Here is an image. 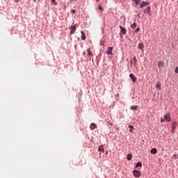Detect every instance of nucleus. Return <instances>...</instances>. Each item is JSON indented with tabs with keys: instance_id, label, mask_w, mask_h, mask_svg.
I'll return each instance as SVG.
<instances>
[{
	"instance_id": "nucleus-1",
	"label": "nucleus",
	"mask_w": 178,
	"mask_h": 178,
	"mask_svg": "<svg viewBox=\"0 0 178 178\" xmlns=\"http://www.w3.org/2000/svg\"><path fill=\"white\" fill-rule=\"evenodd\" d=\"M132 173H133L134 177H140V176H141V172H140L139 170H133Z\"/></svg>"
},
{
	"instance_id": "nucleus-2",
	"label": "nucleus",
	"mask_w": 178,
	"mask_h": 178,
	"mask_svg": "<svg viewBox=\"0 0 178 178\" xmlns=\"http://www.w3.org/2000/svg\"><path fill=\"white\" fill-rule=\"evenodd\" d=\"M143 12L145 13H147V15H149V16H151V6H148L144 10Z\"/></svg>"
},
{
	"instance_id": "nucleus-3",
	"label": "nucleus",
	"mask_w": 178,
	"mask_h": 178,
	"mask_svg": "<svg viewBox=\"0 0 178 178\" xmlns=\"http://www.w3.org/2000/svg\"><path fill=\"white\" fill-rule=\"evenodd\" d=\"M70 34H74L76 33V25H72L70 27Z\"/></svg>"
},
{
	"instance_id": "nucleus-4",
	"label": "nucleus",
	"mask_w": 178,
	"mask_h": 178,
	"mask_svg": "<svg viewBox=\"0 0 178 178\" xmlns=\"http://www.w3.org/2000/svg\"><path fill=\"white\" fill-rule=\"evenodd\" d=\"M120 29L121 30L120 33H122L123 35H126L127 33V30H126V29L122 26H120Z\"/></svg>"
},
{
	"instance_id": "nucleus-5",
	"label": "nucleus",
	"mask_w": 178,
	"mask_h": 178,
	"mask_svg": "<svg viewBox=\"0 0 178 178\" xmlns=\"http://www.w3.org/2000/svg\"><path fill=\"white\" fill-rule=\"evenodd\" d=\"M176 126H177V122H172V128L171 131L172 133H175V131L176 130Z\"/></svg>"
},
{
	"instance_id": "nucleus-6",
	"label": "nucleus",
	"mask_w": 178,
	"mask_h": 178,
	"mask_svg": "<svg viewBox=\"0 0 178 178\" xmlns=\"http://www.w3.org/2000/svg\"><path fill=\"white\" fill-rule=\"evenodd\" d=\"M148 5H149V2L143 1L140 3V8H141V9H143V8H145V6H148Z\"/></svg>"
},
{
	"instance_id": "nucleus-7",
	"label": "nucleus",
	"mask_w": 178,
	"mask_h": 178,
	"mask_svg": "<svg viewBox=\"0 0 178 178\" xmlns=\"http://www.w3.org/2000/svg\"><path fill=\"white\" fill-rule=\"evenodd\" d=\"M112 51H113V47H109L108 48V50H107V51L106 53L107 55H113Z\"/></svg>"
},
{
	"instance_id": "nucleus-8",
	"label": "nucleus",
	"mask_w": 178,
	"mask_h": 178,
	"mask_svg": "<svg viewBox=\"0 0 178 178\" xmlns=\"http://www.w3.org/2000/svg\"><path fill=\"white\" fill-rule=\"evenodd\" d=\"M129 77H130V79H131V81H132L134 83H136V81H137V78L134 76V74H129Z\"/></svg>"
},
{
	"instance_id": "nucleus-9",
	"label": "nucleus",
	"mask_w": 178,
	"mask_h": 178,
	"mask_svg": "<svg viewBox=\"0 0 178 178\" xmlns=\"http://www.w3.org/2000/svg\"><path fill=\"white\" fill-rule=\"evenodd\" d=\"M86 51L89 58H91V56H94V54H92V52L91 51V49H87Z\"/></svg>"
},
{
	"instance_id": "nucleus-10",
	"label": "nucleus",
	"mask_w": 178,
	"mask_h": 178,
	"mask_svg": "<svg viewBox=\"0 0 178 178\" xmlns=\"http://www.w3.org/2000/svg\"><path fill=\"white\" fill-rule=\"evenodd\" d=\"M165 65V63L162 61H160L159 63H158V67L159 69H162L163 67V65Z\"/></svg>"
},
{
	"instance_id": "nucleus-11",
	"label": "nucleus",
	"mask_w": 178,
	"mask_h": 178,
	"mask_svg": "<svg viewBox=\"0 0 178 178\" xmlns=\"http://www.w3.org/2000/svg\"><path fill=\"white\" fill-rule=\"evenodd\" d=\"M90 129L91 130H95V129H97V124L95 123H92L90 124Z\"/></svg>"
},
{
	"instance_id": "nucleus-12",
	"label": "nucleus",
	"mask_w": 178,
	"mask_h": 178,
	"mask_svg": "<svg viewBox=\"0 0 178 178\" xmlns=\"http://www.w3.org/2000/svg\"><path fill=\"white\" fill-rule=\"evenodd\" d=\"M81 40H83V41L86 40V33H84V31H81Z\"/></svg>"
},
{
	"instance_id": "nucleus-13",
	"label": "nucleus",
	"mask_w": 178,
	"mask_h": 178,
	"mask_svg": "<svg viewBox=\"0 0 178 178\" xmlns=\"http://www.w3.org/2000/svg\"><path fill=\"white\" fill-rule=\"evenodd\" d=\"M164 119H165V122H170V115H165L164 117Z\"/></svg>"
},
{
	"instance_id": "nucleus-14",
	"label": "nucleus",
	"mask_w": 178,
	"mask_h": 178,
	"mask_svg": "<svg viewBox=\"0 0 178 178\" xmlns=\"http://www.w3.org/2000/svg\"><path fill=\"white\" fill-rule=\"evenodd\" d=\"M98 151H99L100 152H105V149H104V146L103 145L99 146Z\"/></svg>"
},
{
	"instance_id": "nucleus-15",
	"label": "nucleus",
	"mask_w": 178,
	"mask_h": 178,
	"mask_svg": "<svg viewBox=\"0 0 178 178\" xmlns=\"http://www.w3.org/2000/svg\"><path fill=\"white\" fill-rule=\"evenodd\" d=\"M150 152H151L152 154H156V152H158V150H156V148H153V149H152L150 150Z\"/></svg>"
},
{
	"instance_id": "nucleus-16",
	"label": "nucleus",
	"mask_w": 178,
	"mask_h": 178,
	"mask_svg": "<svg viewBox=\"0 0 178 178\" xmlns=\"http://www.w3.org/2000/svg\"><path fill=\"white\" fill-rule=\"evenodd\" d=\"M138 48L139 49H144V44L143 43H139Z\"/></svg>"
},
{
	"instance_id": "nucleus-17",
	"label": "nucleus",
	"mask_w": 178,
	"mask_h": 178,
	"mask_svg": "<svg viewBox=\"0 0 178 178\" xmlns=\"http://www.w3.org/2000/svg\"><path fill=\"white\" fill-rule=\"evenodd\" d=\"M156 88H159V90H161V83L160 82L156 83Z\"/></svg>"
},
{
	"instance_id": "nucleus-18",
	"label": "nucleus",
	"mask_w": 178,
	"mask_h": 178,
	"mask_svg": "<svg viewBox=\"0 0 178 178\" xmlns=\"http://www.w3.org/2000/svg\"><path fill=\"white\" fill-rule=\"evenodd\" d=\"M138 108V106H131V111H137Z\"/></svg>"
},
{
	"instance_id": "nucleus-19",
	"label": "nucleus",
	"mask_w": 178,
	"mask_h": 178,
	"mask_svg": "<svg viewBox=\"0 0 178 178\" xmlns=\"http://www.w3.org/2000/svg\"><path fill=\"white\" fill-rule=\"evenodd\" d=\"M143 166V163L141 162H138L136 165V168H141Z\"/></svg>"
},
{
	"instance_id": "nucleus-20",
	"label": "nucleus",
	"mask_w": 178,
	"mask_h": 178,
	"mask_svg": "<svg viewBox=\"0 0 178 178\" xmlns=\"http://www.w3.org/2000/svg\"><path fill=\"white\" fill-rule=\"evenodd\" d=\"M129 128L130 129H129L130 133H132L133 129H134V127H133V125H129Z\"/></svg>"
},
{
	"instance_id": "nucleus-21",
	"label": "nucleus",
	"mask_w": 178,
	"mask_h": 178,
	"mask_svg": "<svg viewBox=\"0 0 178 178\" xmlns=\"http://www.w3.org/2000/svg\"><path fill=\"white\" fill-rule=\"evenodd\" d=\"M131 29H136V27H137V24L136 23H133L131 25Z\"/></svg>"
},
{
	"instance_id": "nucleus-22",
	"label": "nucleus",
	"mask_w": 178,
	"mask_h": 178,
	"mask_svg": "<svg viewBox=\"0 0 178 178\" xmlns=\"http://www.w3.org/2000/svg\"><path fill=\"white\" fill-rule=\"evenodd\" d=\"M51 3H54L55 6L58 5V2H56V0H51Z\"/></svg>"
},
{
	"instance_id": "nucleus-23",
	"label": "nucleus",
	"mask_w": 178,
	"mask_h": 178,
	"mask_svg": "<svg viewBox=\"0 0 178 178\" xmlns=\"http://www.w3.org/2000/svg\"><path fill=\"white\" fill-rule=\"evenodd\" d=\"M127 159H128V161H131V154H129L127 155Z\"/></svg>"
},
{
	"instance_id": "nucleus-24",
	"label": "nucleus",
	"mask_w": 178,
	"mask_h": 178,
	"mask_svg": "<svg viewBox=\"0 0 178 178\" xmlns=\"http://www.w3.org/2000/svg\"><path fill=\"white\" fill-rule=\"evenodd\" d=\"M172 158H173V159H178V155L177 154H174L172 156Z\"/></svg>"
},
{
	"instance_id": "nucleus-25",
	"label": "nucleus",
	"mask_w": 178,
	"mask_h": 178,
	"mask_svg": "<svg viewBox=\"0 0 178 178\" xmlns=\"http://www.w3.org/2000/svg\"><path fill=\"white\" fill-rule=\"evenodd\" d=\"M133 2H135V3L138 4L140 3V0H133Z\"/></svg>"
},
{
	"instance_id": "nucleus-26",
	"label": "nucleus",
	"mask_w": 178,
	"mask_h": 178,
	"mask_svg": "<svg viewBox=\"0 0 178 178\" xmlns=\"http://www.w3.org/2000/svg\"><path fill=\"white\" fill-rule=\"evenodd\" d=\"M134 63H137V58L136 56L134 57Z\"/></svg>"
},
{
	"instance_id": "nucleus-27",
	"label": "nucleus",
	"mask_w": 178,
	"mask_h": 178,
	"mask_svg": "<svg viewBox=\"0 0 178 178\" xmlns=\"http://www.w3.org/2000/svg\"><path fill=\"white\" fill-rule=\"evenodd\" d=\"M138 31H140V27H138V28L135 30V33H138Z\"/></svg>"
},
{
	"instance_id": "nucleus-28",
	"label": "nucleus",
	"mask_w": 178,
	"mask_h": 178,
	"mask_svg": "<svg viewBox=\"0 0 178 178\" xmlns=\"http://www.w3.org/2000/svg\"><path fill=\"white\" fill-rule=\"evenodd\" d=\"M105 44V41H101L100 42V45H104Z\"/></svg>"
},
{
	"instance_id": "nucleus-29",
	"label": "nucleus",
	"mask_w": 178,
	"mask_h": 178,
	"mask_svg": "<svg viewBox=\"0 0 178 178\" xmlns=\"http://www.w3.org/2000/svg\"><path fill=\"white\" fill-rule=\"evenodd\" d=\"M175 73H178V67H175Z\"/></svg>"
},
{
	"instance_id": "nucleus-30",
	"label": "nucleus",
	"mask_w": 178,
	"mask_h": 178,
	"mask_svg": "<svg viewBox=\"0 0 178 178\" xmlns=\"http://www.w3.org/2000/svg\"><path fill=\"white\" fill-rule=\"evenodd\" d=\"M161 123H165V120L163 118L161 119Z\"/></svg>"
},
{
	"instance_id": "nucleus-31",
	"label": "nucleus",
	"mask_w": 178,
	"mask_h": 178,
	"mask_svg": "<svg viewBox=\"0 0 178 178\" xmlns=\"http://www.w3.org/2000/svg\"><path fill=\"white\" fill-rule=\"evenodd\" d=\"M98 9H99V10H102V6H99Z\"/></svg>"
},
{
	"instance_id": "nucleus-32",
	"label": "nucleus",
	"mask_w": 178,
	"mask_h": 178,
	"mask_svg": "<svg viewBox=\"0 0 178 178\" xmlns=\"http://www.w3.org/2000/svg\"><path fill=\"white\" fill-rule=\"evenodd\" d=\"M71 12L72 14H74V13H76V10H71Z\"/></svg>"
},
{
	"instance_id": "nucleus-33",
	"label": "nucleus",
	"mask_w": 178,
	"mask_h": 178,
	"mask_svg": "<svg viewBox=\"0 0 178 178\" xmlns=\"http://www.w3.org/2000/svg\"><path fill=\"white\" fill-rule=\"evenodd\" d=\"M20 0H15V2H19Z\"/></svg>"
},
{
	"instance_id": "nucleus-34",
	"label": "nucleus",
	"mask_w": 178,
	"mask_h": 178,
	"mask_svg": "<svg viewBox=\"0 0 178 178\" xmlns=\"http://www.w3.org/2000/svg\"><path fill=\"white\" fill-rule=\"evenodd\" d=\"M83 56L86 55V51H83Z\"/></svg>"
},
{
	"instance_id": "nucleus-35",
	"label": "nucleus",
	"mask_w": 178,
	"mask_h": 178,
	"mask_svg": "<svg viewBox=\"0 0 178 178\" xmlns=\"http://www.w3.org/2000/svg\"><path fill=\"white\" fill-rule=\"evenodd\" d=\"M98 1H99V0H97V2H98Z\"/></svg>"
}]
</instances>
